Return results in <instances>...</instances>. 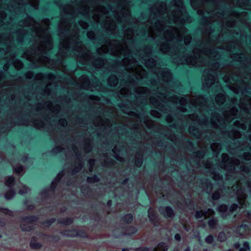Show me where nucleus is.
<instances>
[{
  "instance_id": "nucleus-1",
  "label": "nucleus",
  "mask_w": 251,
  "mask_h": 251,
  "mask_svg": "<svg viewBox=\"0 0 251 251\" xmlns=\"http://www.w3.org/2000/svg\"><path fill=\"white\" fill-rule=\"evenodd\" d=\"M61 234L63 236L72 238L79 237L87 238L88 237L87 233L83 229H77L75 228H71L62 231Z\"/></svg>"
},
{
  "instance_id": "nucleus-2",
  "label": "nucleus",
  "mask_w": 251,
  "mask_h": 251,
  "mask_svg": "<svg viewBox=\"0 0 251 251\" xmlns=\"http://www.w3.org/2000/svg\"><path fill=\"white\" fill-rule=\"evenodd\" d=\"M159 211L165 217L172 218L175 215L174 211L170 206L160 207Z\"/></svg>"
},
{
  "instance_id": "nucleus-3",
  "label": "nucleus",
  "mask_w": 251,
  "mask_h": 251,
  "mask_svg": "<svg viewBox=\"0 0 251 251\" xmlns=\"http://www.w3.org/2000/svg\"><path fill=\"white\" fill-rule=\"evenodd\" d=\"M75 155L76 159L79 162V163H76V165L75 166V168L71 171V174L74 175L78 173L82 167V155L80 153L76 152Z\"/></svg>"
},
{
  "instance_id": "nucleus-4",
  "label": "nucleus",
  "mask_w": 251,
  "mask_h": 251,
  "mask_svg": "<svg viewBox=\"0 0 251 251\" xmlns=\"http://www.w3.org/2000/svg\"><path fill=\"white\" fill-rule=\"evenodd\" d=\"M122 229L126 230L125 231H122L121 232L122 234L123 235L132 236L136 234L138 231V228L133 226L123 227Z\"/></svg>"
},
{
  "instance_id": "nucleus-5",
  "label": "nucleus",
  "mask_w": 251,
  "mask_h": 251,
  "mask_svg": "<svg viewBox=\"0 0 251 251\" xmlns=\"http://www.w3.org/2000/svg\"><path fill=\"white\" fill-rule=\"evenodd\" d=\"M21 219L25 223L32 224L37 222L39 220V217L35 215H29L23 216Z\"/></svg>"
},
{
  "instance_id": "nucleus-6",
  "label": "nucleus",
  "mask_w": 251,
  "mask_h": 251,
  "mask_svg": "<svg viewBox=\"0 0 251 251\" xmlns=\"http://www.w3.org/2000/svg\"><path fill=\"white\" fill-rule=\"evenodd\" d=\"M173 40L175 39L176 41H181L183 35L178 29L173 27L172 28Z\"/></svg>"
},
{
  "instance_id": "nucleus-7",
  "label": "nucleus",
  "mask_w": 251,
  "mask_h": 251,
  "mask_svg": "<svg viewBox=\"0 0 251 251\" xmlns=\"http://www.w3.org/2000/svg\"><path fill=\"white\" fill-rule=\"evenodd\" d=\"M36 240V237L35 236L31 238L30 242V247L32 249L39 250L42 247V244L40 242H37Z\"/></svg>"
},
{
  "instance_id": "nucleus-8",
  "label": "nucleus",
  "mask_w": 251,
  "mask_h": 251,
  "mask_svg": "<svg viewBox=\"0 0 251 251\" xmlns=\"http://www.w3.org/2000/svg\"><path fill=\"white\" fill-rule=\"evenodd\" d=\"M74 222V218L73 217H66L64 218L59 219L57 223L58 224L64 226L71 225Z\"/></svg>"
},
{
  "instance_id": "nucleus-9",
  "label": "nucleus",
  "mask_w": 251,
  "mask_h": 251,
  "mask_svg": "<svg viewBox=\"0 0 251 251\" xmlns=\"http://www.w3.org/2000/svg\"><path fill=\"white\" fill-rule=\"evenodd\" d=\"M120 220L121 221L125 222L126 224H129L132 223L133 220V215L129 213L126 214H124L120 217Z\"/></svg>"
},
{
  "instance_id": "nucleus-10",
  "label": "nucleus",
  "mask_w": 251,
  "mask_h": 251,
  "mask_svg": "<svg viewBox=\"0 0 251 251\" xmlns=\"http://www.w3.org/2000/svg\"><path fill=\"white\" fill-rule=\"evenodd\" d=\"M39 236L44 238H50L51 240L50 241L54 243L58 242L60 239V237L58 235H51L41 232L39 234Z\"/></svg>"
},
{
  "instance_id": "nucleus-11",
  "label": "nucleus",
  "mask_w": 251,
  "mask_h": 251,
  "mask_svg": "<svg viewBox=\"0 0 251 251\" xmlns=\"http://www.w3.org/2000/svg\"><path fill=\"white\" fill-rule=\"evenodd\" d=\"M16 180L15 177L13 176H10L6 178L5 182V184L6 186L10 188V189L13 188V186L15 184Z\"/></svg>"
},
{
  "instance_id": "nucleus-12",
  "label": "nucleus",
  "mask_w": 251,
  "mask_h": 251,
  "mask_svg": "<svg viewBox=\"0 0 251 251\" xmlns=\"http://www.w3.org/2000/svg\"><path fill=\"white\" fill-rule=\"evenodd\" d=\"M16 194V191L14 188L9 189L4 194V198L7 200H10L14 197Z\"/></svg>"
},
{
  "instance_id": "nucleus-13",
  "label": "nucleus",
  "mask_w": 251,
  "mask_h": 251,
  "mask_svg": "<svg viewBox=\"0 0 251 251\" xmlns=\"http://www.w3.org/2000/svg\"><path fill=\"white\" fill-rule=\"evenodd\" d=\"M148 217L151 224L155 225L156 223H158L156 215L154 211H149Z\"/></svg>"
},
{
  "instance_id": "nucleus-14",
  "label": "nucleus",
  "mask_w": 251,
  "mask_h": 251,
  "mask_svg": "<svg viewBox=\"0 0 251 251\" xmlns=\"http://www.w3.org/2000/svg\"><path fill=\"white\" fill-rule=\"evenodd\" d=\"M218 221L216 218H212L208 221V225L210 228L215 229L218 225Z\"/></svg>"
},
{
  "instance_id": "nucleus-15",
  "label": "nucleus",
  "mask_w": 251,
  "mask_h": 251,
  "mask_svg": "<svg viewBox=\"0 0 251 251\" xmlns=\"http://www.w3.org/2000/svg\"><path fill=\"white\" fill-rule=\"evenodd\" d=\"M81 191L84 196H86L92 192V190L90 186L87 185H84L81 187Z\"/></svg>"
},
{
  "instance_id": "nucleus-16",
  "label": "nucleus",
  "mask_w": 251,
  "mask_h": 251,
  "mask_svg": "<svg viewBox=\"0 0 251 251\" xmlns=\"http://www.w3.org/2000/svg\"><path fill=\"white\" fill-rule=\"evenodd\" d=\"M55 221L56 219L55 218H51L50 219L45 220L42 223V225L44 226L45 227L49 228L53 223L55 222Z\"/></svg>"
},
{
  "instance_id": "nucleus-17",
  "label": "nucleus",
  "mask_w": 251,
  "mask_h": 251,
  "mask_svg": "<svg viewBox=\"0 0 251 251\" xmlns=\"http://www.w3.org/2000/svg\"><path fill=\"white\" fill-rule=\"evenodd\" d=\"M99 181L100 178L96 175H94L92 176L88 177L87 178V181L89 183L97 182Z\"/></svg>"
},
{
  "instance_id": "nucleus-18",
  "label": "nucleus",
  "mask_w": 251,
  "mask_h": 251,
  "mask_svg": "<svg viewBox=\"0 0 251 251\" xmlns=\"http://www.w3.org/2000/svg\"><path fill=\"white\" fill-rule=\"evenodd\" d=\"M25 22V25L27 26H34L35 25L34 20L30 17H27L26 19Z\"/></svg>"
},
{
  "instance_id": "nucleus-19",
  "label": "nucleus",
  "mask_w": 251,
  "mask_h": 251,
  "mask_svg": "<svg viewBox=\"0 0 251 251\" xmlns=\"http://www.w3.org/2000/svg\"><path fill=\"white\" fill-rule=\"evenodd\" d=\"M0 211L7 215L12 216V212L6 207H0Z\"/></svg>"
},
{
  "instance_id": "nucleus-20",
  "label": "nucleus",
  "mask_w": 251,
  "mask_h": 251,
  "mask_svg": "<svg viewBox=\"0 0 251 251\" xmlns=\"http://www.w3.org/2000/svg\"><path fill=\"white\" fill-rule=\"evenodd\" d=\"M218 240L220 242H224L226 240V236L224 232L221 231L219 233L218 235Z\"/></svg>"
},
{
  "instance_id": "nucleus-21",
  "label": "nucleus",
  "mask_w": 251,
  "mask_h": 251,
  "mask_svg": "<svg viewBox=\"0 0 251 251\" xmlns=\"http://www.w3.org/2000/svg\"><path fill=\"white\" fill-rule=\"evenodd\" d=\"M204 240L206 243L211 244L214 241V238L212 235H209L205 238Z\"/></svg>"
},
{
  "instance_id": "nucleus-22",
  "label": "nucleus",
  "mask_w": 251,
  "mask_h": 251,
  "mask_svg": "<svg viewBox=\"0 0 251 251\" xmlns=\"http://www.w3.org/2000/svg\"><path fill=\"white\" fill-rule=\"evenodd\" d=\"M239 208V205L236 203H232L229 207V211L230 212H233L237 211L238 209Z\"/></svg>"
},
{
  "instance_id": "nucleus-23",
  "label": "nucleus",
  "mask_w": 251,
  "mask_h": 251,
  "mask_svg": "<svg viewBox=\"0 0 251 251\" xmlns=\"http://www.w3.org/2000/svg\"><path fill=\"white\" fill-rule=\"evenodd\" d=\"M20 228L23 231H30L32 230V227L30 226L26 225H20Z\"/></svg>"
},
{
  "instance_id": "nucleus-24",
  "label": "nucleus",
  "mask_w": 251,
  "mask_h": 251,
  "mask_svg": "<svg viewBox=\"0 0 251 251\" xmlns=\"http://www.w3.org/2000/svg\"><path fill=\"white\" fill-rule=\"evenodd\" d=\"M205 214V212L202 210H198L196 212L195 216L197 219H200L204 216Z\"/></svg>"
},
{
  "instance_id": "nucleus-25",
  "label": "nucleus",
  "mask_w": 251,
  "mask_h": 251,
  "mask_svg": "<svg viewBox=\"0 0 251 251\" xmlns=\"http://www.w3.org/2000/svg\"><path fill=\"white\" fill-rule=\"evenodd\" d=\"M24 168L22 165H19L14 169V172L17 174H20L23 171Z\"/></svg>"
},
{
  "instance_id": "nucleus-26",
  "label": "nucleus",
  "mask_w": 251,
  "mask_h": 251,
  "mask_svg": "<svg viewBox=\"0 0 251 251\" xmlns=\"http://www.w3.org/2000/svg\"><path fill=\"white\" fill-rule=\"evenodd\" d=\"M41 196L44 199H48L50 197V194L49 193V190L44 189L41 192Z\"/></svg>"
},
{
  "instance_id": "nucleus-27",
  "label": "nucleus",
  "mask_w": 251,
  "mask_h": 251,
  "mask_svg": "<svg viewBox=\"0 0 251 251\" xmlns=\"http://www.w3.org/2000/svg\"><path fill=\"white\" fill-rule=\"evenodd\" d=\"M30 3L35 9H37L39 5V0H30Z\"/></svg>"
},
{
  "instance_id": "nucleus-28",
  "label": "nucleus",
  "mask_w": 251,
  "mask_h": 251,
  "mask_svg": "<svg viewBox=\"0 0 251 251\" xmlns=\"http://www.w3.org/2000/svg\"><path fill=\"white\" fill-rule=\"evenodd\" d=\"M240 229H242L244 231H249L250 227L247 224H242L239 227Z\"/></svg>"
},
{
  "instance_id": "nucleus-29",
  "label": "nucleus",
  "mask_w": 251,
  "mask_h": 251,
  "mask_svg": "<svg viewBox=\"0 0 251 251\" xmlns=\"http://www.w3.org/2000/svg\"><path fill=\"white\" fill-rule=\"evenodd\" d=\"M184 140L189 147L195 149V144L193 141L186 138H184Z\"/></svg>"
},
{
  "instance_id": "nucleus-30",
  "label": "nucleus",
  "mask_w": 251,
  "mask_h": 251,
  "mask_svg": "<svg viewBox=\"0 0 251 251\" xmlns=\"http://www.w3.org/2000/svg\"><path fill=\"white\" fill-rule=\"evenodd\" d=\"M192 203V201L191 199H187L186 201V205L190 209H194L193 206H191V204Z\"/></svg>"
},
{
  "instance_id": "nucleus-31",
  "label": "nucleus",
  "mask_w": 251,
  "mask_h": 251,
  "mask_svg": "<svg viewBox=\"0 0 251 251\" xmlns=\"http://www.w3.org/2000/svg\"><path fill=\"white\" fill-rule=\"evenodd\" d=\"M220 197V195L219 192H215L211 195V198L213 200H218Z\"/></svg>"
},
{
  "instance_id": "nucleus-32",
  "label": "nucleus",
  "mask_w": 251,
  "mask_h": 251,
  "mask_svg": "<svg viewBox=\"0 0 251 251\" xmlns=\"http://www.w3.org/2000/svg\"><path fill=\"white\" fill-rule=\"evenodd\" d=\"M158 246L161 248L163 249L164 251H167L168 250V247L166 245V243L164 242H160L158 244Z\"/></svg>"
},
{
  "instance_id": "nucleus-33",
  "label": "nucleus",
  "mask_w": 251,
  "mask_h": 251,
  "mask_svg": "<svg viewBox=\"0 0 251 251\" xmlns=\"http://www.w3.org/2000/svg\"><path fill=\"white\" fill-rule=\"evenodd\" d=\"M57 183L55 182H52L51 184L49 186V190L54 191L56 187Z\"/></svg>"
},
{
  "instance_id": "nucleus-34",
  "label": "nucleus",
  "mask_w": 251,
  "mask_h": 251,
  "mask_svg": "<svg viewBox=\"0 0 251 251\" xmlns=\"http://www.w3.org/2000/svg\"><path fill=\"white\" fill-rule=\"evenodd\" d=\"M150 248L148 247H140L137 248L135 251H150Z\"/></svg>"
},
{
  "instance_id": "nucleus-35",
  "label": "nucleus",
  "mask_w": 251,
  "mask_h": 251,
  "mask_svg": "<svg viewBox=\"0 0 251 251\" xmlns=\"http://www.w3.org/2000/svg\"><path fill=\"white\" fill-rule=\"evenodd\" d=\"M191 40V37L189 35H187L184 36V41L186 45L188 44Z\"/></svg>"
},
{
  "instance_id": "nucleus-36",
  "label": "nucleus",
  "mask_w": 251,
  "mask_h": 251,
  "mask_svg": "<svg viewBox=\"0 0 251 251\" xmlns=\"http://www.w3.org/2000/svg\"><path fill=\"white\" fill-rule=\"evenodd\" d=\"M136 166L138 167H140L143 164V159L141 158H138L136 160Z\"/></svg>"
},
{
  "instance_id": "nucleus-37",
  "label": "nucleus",
  "mask_w": 251,
  "mask_h": 251,
  "mask_svg": "<svg viewBox=\"0 0 251 251\" xmlns=\"http://www.w3.org/2000/svg\"><path fill=\"white\" fill-rule=\"evenodd\" d=\"M243 248L246 250H250L251 247L248 241H245L243 243Z\"/></svg>"
},
{
  "instance_id": "nucleus-38",
  "label": "nucleus",
  "mask_w": 251,
  "mask_h": 251,
  "mask_svg": "<svg viewBox=\"0 0 251 251\" xmlns=\"http://www.w3.org/2000/svg\"><path fill=\"white\" fill-rule=\"evenodd\" d=\"M175 4H177L178 6L181 8V10H183L182 7V0H175L174 1Z\"/></svg>"
},
{
  "instance_id": "nucleus-39",
  "label": "nucleus",
  "mask_w": 251,
  "mask_h": 251,
  "mask_svg": "<svg viewBox=\"0 0 251 251\" xmlns=\"http://www.w3.org/2000/svg\"><path fill=\"white\" fill-rule=\"evenodd\" d=\"M79 25L82 28L84 29H86L88 27V24L83 21H80L79 22Z\"/></svg>"
},
{
  "instance_id": "nucleus-40",
  "label": "nucleus",
  "mask_w": 251,
  "mask_h": 251,
  "mask_svg": "<svg viewBox=\"0 0 251 251\" xmlns=\"http://www.w3.org/2000/svg\"><path fill=\"white\" fill-rule=\"evenodd\" d=\"M62 149L60 147H56L55 148H54V149H53L52 151H51V152L53 153H56L57 151H62Z\"/></svg>"
},
{
  "instance_id": "nucleus-41",
  "label": "nucleus",
  "mask_w": 251,
  "mask_h": 251,
  "mask_svg": "<svg viewBox=\"0 0 251 251\" xmlns=\"http://www.w3.org/2000/svg\"><path fill=\"white\" fill-rule=\"evenodd\" d=\"M175 239L177 241H180L181 239V237L179 233H176L174 236Z\"/></svg>"
},
{
  "instance_id": "nucleus-42",
  "label": "nucleus",
  "mask_w": 251,
  "mask_h": 251,
  "mask_svg": "<svg viewBox=\"0 0 251 251\" xmlns=\"http://www.w3.org/2000/svg\"><path fill=\"white\" fill-rule=\"evenodd\" d=\"M34 208H35V206L33 204H28L26 206V209L29 211L33 210L34 209Z\"/></svg>"
},
{
  "instance_id": "nucleus-43",
  "label": "nucleus",
  "mask_w": 251,
  "mask_h": 251,
  "mask_svg": "<svg viewBox=\"0 0 251 251\" xmlns=\"http://www.w3.org/2000/svg\"><path fill=\"white\" fill-rule=\"evenodd\" d=\"M87 36L88 38L92 39L94 36V34L93 32L89 31L87 33Z\"/></svg>"
},
{
  "instance_id": "nucleus-44",
  "label": "nucleus",
  "mask_w": 251,
  "mask_h": 251,
  "mask_svg": "<svg viewBox=\"0 0 251 251\" xmlns=\"http://www.w3.org/2000/svg\"><path fill=\"white\" fill-rule=\"evenodd\" d=\"M25 190H20V191H19L20 194H25V193H27V187L25 186Z\"/></svg>"
},
{
  "instance_id": "nucleus-45",
  "label": "nucleus",
  "mask_w": 251,
  "mask_h": 251,
  "mask_svg": "<svg viewBox=\"0 0 251 251\" xmlns=\"http://www.w3.org/2000/svg\"><path fill=\"white\" fill-rule=\"evenodd\" d=\"M240 246H241V245L239 242L235 243L234 244V247L236 249H239L240 247Z\"/></svg>"
},
{
  "instance_id": "nucleus-46",
  "label": "nucleus",
  "mask_w": 251,
  "mask_h": 251,
  "mask_svg": "<svg viewBox=\"0 0 251 251\" xmlns=\"http://www.w3.org/2000/svg\"><path fill=\"white\" fill-rule=\"evenodd\" d=\"M221 208L222 209V211H226L227 209L228 206L226 205H223L221 206Z\"/></svg>"
},
{
  "instance_id": "nucleus-47",
  "label": "nucleus",
  "mask_w": 251,
  "mask_h": 251,
  "mask_svg": "<svg viewBox=\"0 0 251 251\" xmlns=\"http://www.w3.org/2000/svg\"><path fill=\"white\" fill-rule=\"evenodd\" d=\"M112 205V201L110 200H108L106 203V206L107 207H111Z\"/></svg>"
},
{
  "instance_id": "nucleus-48",
  "label": "nucleus",
  "mask_w": 251,
  "mask_h": 251,
  "mask_svg": "<svg viewBox=\"0 0 251 251\" xmlns=\"http://www.w3.org/2000/svg\"><path fill=\"white\" fill-rule=\"evenodd\" d=\"M206 180L207 181L206 182V183L207 184L206 185L207 187H211L212 184H211V182L209 181V180L208 179H206Z\"/></svg>"
},
{
  "instance_id": "nucleus-49",
  "label": "nucleus",
  "mask_w": 251,
  "mask_h": 251,
  "mask_svg": "<svg viewBox=\"0 0 251 251\" xmlns=\"http://www.w3.org/2000/svg\"><path fill=\"white\" fill-rule=\"evenodd\" d=\"M29 202V200H27V199H25L23 201V203L24 205H26L27 206V205H28V203Z\"/></svg>"
},
{
  "instance_id": "nucleus-50",
  "label": "nucleus",
  "mask_w": 251,
  "mask_h": 251,
  "mask_svg": "<svg viewBox=\"0 0 251 251\" xmlns=\"http://www.w3.org/2000/svg\"><path fill=\"white\" fill-rule=\"evenodd\" d=\"M5 222L3 221H1V220H0V227H3L5 226Z\"/></svg>"
},
{
  "instance_id": "nucleus-51",
  "label": "nucleus",
  "mask_w": 251,
  "mask_h": 251,
  "mask_svg": "<svg viewBox=\"0 0 251 251\" xmlns=\"http://www.w3.org/2000/svg\"><path fill=\"white\" fill-rule=\"evenodd\" d=\"M196 154L199 157H201V156H202L203 155V152L202 151H198V152L196 153Z\"/></svg>"
},
{
  "instance_id": "nucleus-52",
  "label": "nucleus",
  "mask_w": 251,
  "mask_h": 251,
  "mask_svg": "<svg viewBox=\"0 0 251 251\" xmlns=\"http://www.w3.org/2000/svg\"><path fill=\"white\" fill-rule=\"evenodd\" d=\"M55 206H54V205H51V206H50L49 207V210L50 211H51L55 209Z\"/></svg>"
},
{
  "instance_id": "nucleus-53",
  "label": "nucleus",
  "mask_w": 251,
  "mask_h": 251,
  "mask_svg": "<svg viewBox=\"0 0 251 251\" xmlns=\"http://www.w3.org/2000/svg\"><path fill=\"white\" fill-rule=\"evenodd\" d=\"M128 182V179L127 178H125L122 182V183L123 184H126Z\"/></svg>"
},
{
  "instance_id": "nucleus-54",
  "label": "nucleus",
  "mask_w": 251,
  "mask_h": 251,
  "mask_svg": "<svg viewBox=\"0 0 251 251\" xmlns=\"http://www.w3.org/2000/svg\"><path fill=\"white\" fill-rule=\"evenodd\" d=\"M44 22L48 26L50 24V21L48 20H45Z\"/></svg>"
},
{
  "instance_id": "nucleus-55",
  "label": "nucleus",
  "mask_w": 251,
  "mask_h": 251,
  "mask_svg": "<svg viewBox=\"0 0 251 251\" xmlns=\"http://www.w3.org/2000/svg\"><path fill=\"white\" fill-rule=\"evenodd\" d=\"M183 251H191V248L190 247L188 246Z\"/></svg>"
},
{
  "instance_id": "nucleus-56",
  "label": "nucleus",
  "mask_w": 251,
  "mask_h": 251,
  "mask_svg": "<svg viewBox=\"0 0 251 251\" xmlns=\"http://www.w3.org/2000/svg\"><path fill=\"white\" fill-rule=\"evenodd\" d=\"M67 208L66 207H63L61 209V212H64L66 210Z\"/></svg>"
},
{
  "instance_id": "nucleus-57",
  "label": "nucleus",
  "mask_w": 251,
  "mask_h": 251,
  "mask_svg": "<svg viewBox=\"0 0 251 251\" xmlns=\"http://www.w3.org/2000/svg\"><path fill=\"white\" fill-rule=\"evenodd\" d=\"M245 150L247 151H251V148L250 147H247L245 148Z\"/></svg>"
},
{
  "instance_id": "nucleus-58",
  "label": "nucleus",
  "mask_w": 251,
  "mask_h": 251,
  "mask_svg": "<svg viewBox=\"0 0 251 251\" xmlns=\"http://www.w3.org/2000/svg\"><path fill=\"white\" fill-rule=\"evenodd\" d=\"M118 107H119L120 109H122V108H125V107L123 105H121V104H118L117 105Z\"/></svg>"
},
{
  "instance_id": "nucleus-59",
  "label": "nucleus",
  "mask_w": 251,
  "mask_h": 251,
  "mask_svg": "<svg viewBox=\"0 0 251 251\" xmlns=\"http://www.w3.org/2000/svg\"><path fill=\"white\" fill-rule=\"evenodd\" d=\"M245 92L246 93H247V94H251V91L248 90H247V89H245Z\"/></svg>"
},
{
  "instance_id": "nucleus-60",
  "label": "nucleus",
  "mask_w": 251,
  "mask_h": 251,
  "mask_svg": "<svg viewBox=\"0 0 251 251\" xmlns=\"http://www.w3.org/2000/svg\"><path fill=\"white\" fill-rule=\"evenodd\" d=\"M113 163V160H112L111 159H110V160L108 162H107V164H108V165H111Z\"/></svg>"
},
{
  "instance_id": "nucleus-61",
  "label": "nucleus",
  "mask_w": 251,
  "mask_h": 251,
  "mask_svg": "<svg viewBox=\"0 0 251 251\" xmlns=\"http://www.w3.org/2000/svg\"><path fill=\"white\" fill-rule=\"evenodd\" d=\"M106 113V115L107 116H111V113L109 111H106L105 112Z\"/></svg>"
},
{
  "instance_id": "nucleus-62",
  "label": "nucleus",
  "mask_w": 251,
  "mask_h": 251,
  "mask_svg": "<svg viewBox=\"0 0 251 251\" xmlns=\"http://www.w3.org/2000/svg\"><path fill=\"white\" fill-rule=\"evenodd\" d=\"M239 251H247V250H246L245 248L242 247L240 248Z\"/></svg>"
},
{
  "instance_id": "nucleus-63",
  "label": "nucleus",
  "mask_w": 251,
  "mask_h": 251,
  "mask_svg": "<svg viewBox=\"0 0 251 251\" xmlns=\"http://www.w3.org/2000/svg\"><path fill=\"white\" fill-rule=\"evenodd\" d=\"M191 129H192V130L193 131H194V132L196 131L197 129L195 127H193L191 128Z\"/></svg>"
},
{
  "instance_id": "nucleus-64",
  "label": "nucleus",
  "mask_w": 251,
  "mask_h": 251,
  "mask_svg": "<svg viewBox=\"0 0 251 251\" xmlns=\"http://www.w3.org/2000/svg\"><path fill=\"white\" fill-rule=\"evenodd\" d=\"M122 251H129V250L127 248H124L122 250Z\"/></svg>"
}]
</instances>
